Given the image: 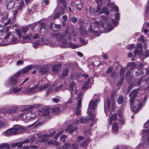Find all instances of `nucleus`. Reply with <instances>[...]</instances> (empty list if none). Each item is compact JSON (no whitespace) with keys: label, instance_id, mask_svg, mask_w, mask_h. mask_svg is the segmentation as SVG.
<instances>
[{"label":"nucleus","instance_id":"49","mask_svg":"<svg viewBox=\"0 0 149 149\" xmlns=\"http://www.w3.org/2000/svg\"><path fill=\"white\" fill-rule=\"evenodd\" d=\"M61 15V13L60 12L56 13L53 17V19H56L58 18Z\"/></svg>","mask_w":149,"mask_h":149},{"label":"nucleus","instance_id":"11","mask_svg":"<svg viewBox=\"0 0 149 149\" xmlns=\"http://www.w3.org/2000/svg\"><path fill=\"white\" fill-rule=\"evenodd\" d=\"M93 79L92 78H90L88 80L87 82H84V83L82 84L81 88L83 90H85L87 89L89 86V84L91 83V81H93Z\"/></svg>","mask_w":149,"mask_h":149},{"label":"nucleus","instance_id":"51","mask_svg":"<svg viewBox=\"0 0 149 149\" xmlns=\"http://www.w3.org/2000/svg\"><path fill=\"white\" fill-rule=\"evenodd\" d=\"M70 146V144L68 143H65L64 145L63 146V149H68Z\"/></svg>","mask_w":149,"mask_h":149},{"label":"nucleus","instance_id":"17","mask_svg":"<svg viewBox=\"0 0 149 149\" xmlns=\"http://www.w3.org/2000/svg\"><path fill=\"white\" fill-rule=\"evenodd\" d=\"M118 128L117 123H114L112 126V131L114 133H117L118 132Z\"/></svg>","mask_w":149,"mask_h":149},{"label":"nucleus","instance_id":"35","mask_svg":"<svg viewBox=\"0 0 149 149\" xmlns=\"http://www.w3.org/2000/svg\"><path fill=\"white\" fill-rule=\"evenodd\" d=\"M125 69L123 68H121L120 70L119 74H120V77H124V74L125 73Z\"/></svg>","mask_w":149,"mask_h":149},{"label":"nucleus","instance_id":"12","mask_svg":"<svg viewBox=\"0 0 149 149\" xmlns=\"http://www.w3.org/2000/svg\"><path fill=\"white\" fill-rule=\"evenodd\" d=\"M50 109L49 108H44L42 109L40 112L41 115L44 116H49L50 113Z\"/></svg>","mask_w":149,"mask_h":149},{"label":"nucleus","instance_id":"33","mask_svg":"<svg viewBox=\"0 0 149 149\" xmlns=\"http://www.w3.org/2000/svg\"><path fill=\"white\" fill-rule=\"evenodd\" d=\"M43 42L40 40H36L35 41L33 45L34 46L37 47L38 46H41L43 45Z\"/></svg>","mask_w":149,"mask_h":149},{"label":"nucleus","instance_id":"42","mask_svg":"<svg viewBox=\"0 0 149 149\" xmlns=\"http://www.w3.org/2000/svg\"><path fill=\"white\" fill-rule=\"evenodd\" d=\"M60 109L58 107H57L53 109L52 111L53 113L56 114L60 111Z\"/></svg>","mask_w":149,"mask_h":149},{"label":"nucleus","instance_id":"43","mask_svg":"<svg viewBox=\"0 0 149 149\" xmlns=\"http://www.w3.org/2000/svg\"><path fill=\"white\" fill-rule=\"evenodd\" d=\"M50 86V85L48 84H45L44 86H42L39 88V90L40 91H42L43 89H45L46 88L49 87Z\"/></svg>","mask_w":149,"mask_h":149},{"label":"nucleus","instance_id":"52","mask_svg":"<svg viewBox=\"0 0 149 149\" xmlns=\"http://www.w3.org/2000/svg\"><path fill=\"white\" fill-rule=\"evenodd\" d=\"M10 129H9L7 130L5 133V134L6 136H9L11 135Z\"/></svg>","mask_w":149,"mask_h":149},{"label":"nucleus","instance_id":"10","mask_svg":"<svg viewBox=\"0 0 149 149\" xmlns=\"http://www.w3.org/2000/svg\"><path fill=\"white\" fill-rule=\"evenodd\" d=\"M70 70V67H66L63 70L60 76L61 79H64L65 77L68 76Z\"/></svg>","mask_w":149,"mask_h":149},{"label":"nucleus","instance_id":"44","mask_svg":"<svg viewBox=\"0 0 149 149\" xmlns=\"http://www.w3.org/2000/svg\"><path fill=\"white\" fill-rule=\"evenodd\" d=\"M79 40L81 43L82 44V45L84 46L88 43L87 41L85 42L83 38H80Z\"/></svg>","mask_w":149,"mask_h":149},{"label":"nucleus","instance_id":"36","mask_svg":"<svg viewBox=\"0 0 149 149\" xmlns=\"http://www.w3.org/2000/svg\"><path fill=\"white\" fill-rule=\"evenodd\" d=\"M124 99V97L123 96H120L117 98V101L118 104H122L123 102Z\"/></svg>","mask_w":149,"mask_h":149},{"label":"nucleus","instance_id":"28","mask_svg":"<svg viewBox=\"0 0 149 149\" xmlns=\"http://www.w3.org/2000/svg\"><path fill=\"white\" fill-rule=\"evenodd\" d=\"M66 29L65 30V31L62 34H61V39L65 37L68 33V31L69 30V28L68 26H67Z\"/></svg>","mask_w":149,"mask_h":149},{"label":"nucleus","instance_id":"58","mask_svg":"<svg viewBox=\"0 0 149 149\" xmlns=\"http://www.w3.org/2000/svg\"><path fill=\"white\" fill-rule=\"evenodd\" d=\"M107 107L108 109H109L110 108L111 106V102L110 100L109 99H107Z\"/></svg>","mask_w":149,"mask_h":149},{"label":"nucleus","instance_id":"47","mask_svg":"<svg viewBox=\"0 0 149 149\" xmlns=\"http://www.w3.org/2000/svg\"><path fill=\"white\" fill-rule=\"evenodd\" d=\"M113 68L112 66L108 68V69L106 71V74H110L112 72L113 70Z\"/></svg>","mask_w":149,"mask_h":149},{"label":"nucleus","instance_id":"53","mask_svg":"<svg viewBox=\"0 0 149 149\" xmlns=\"http://www.w3.org/2000/svg\"><path fill=\"white\" fill-rule=\"evenodd\" d=\"M40 26V30H41L43 28L44 29H46L47 26L44 23H41Z\"/></svg>","mask_w":149,"mask_h":149},{"label":"nucleus","instance_id":"64","mask_svg":"<svg viewBox=\"0 0 149 149\" xmlns=\"http://www.w3.org/2000/svg\"><path fill=\"white\" fill-rule=\"evenodd\" d=\"M72 148L71 149H78V146L75 143H72L71 145Z\"/></svg>","mask_w":149,"mask_h":149},{"label":"nucleus","instance_id":"61","mask_svg":"<svg viewBox=\"0 0 149 149\" xmlns=\"http://www.w3.org/2000/svg\"><path fill=\"white\" fill-rule=\"evenodd\" d=\"M60 2L63 4V6L64 7V8H66V1L65 0H60Z\"/></svg>","mask_w":149,"mask_h":149},{"label":"nucleus","instance_id":"19","mask_svg":"<svg viewBox=\"0 0 149 149\" xmlns=\"http://www.w3.org/2000/svg\"><path fill=\"white\" fill-rule=\"evenodd\" d=\"M33 68V65H29L27 66L24 68L22 70V73H26L29 72L30 70Z\"/></svg>","mask_w":149,"mask_h":149},{"label":"nucleus","instance_id":"23","mask_svg":"<svg viewBox=\"0 0 149 149\" xmlns=\"http://www.w3.org/2000/svg\"><path fill=\"white\" fill-rule=\"evenodd\" d=\"M78 32V29L76 28L72 27L71 29V35L73 36H77Z\"/></svg>","mask_w":149,"mask_h":149},{"label":"nucleus","instance_id":"24","mask_svg":"<svg viewBox=\"0 0 149 149\" xmlns=\"http://www.w3.org/2000/svg\"><path fill=\"white\" fill-rule=\"evenodd\" d=\"M117 118V114L116 113L112 114L109 120V124L110 125H111L112 123L113 120L115 121Z\"/></svg>","mask_w":149,"mask_h":149},{"label":"nucleus","instance_id":"56","mask_svg":"<svg viewBox=\"0 0 149 149\" xmlns=\"http://www.w3.org/2000/svg\"><path fill=\"white\" fill-rule=\"evenodd\" d=\"M28 29V27H23L21 29V30L23 33H25L27 31Z\"/></svg>","mask_w":149,"mask_h":149},{"label":"nucleus","instance_id":"54","mask_svg":"<svg viewBox=\"0 0 149 149\" xmlns=\"http://www.w3.org/2000/svg\"><path fill=\"white\" fill-rule=\"evenodd\" d=\"M145 13L146 15L149 14V0L148 1V4L146 6V8L145 9Z\"/></svg>","mask_w":149,"mask_h":149},{"label":"nucleus","instance_id":"15","mask_svg":"<svg viewBox=\"0 0 149 149\" xmlns=\"http://www.w3.org/2000/svg\"><path fill=\"white\" fill-rule=\"evenodd\" d=\"M81 76V74L80 72L74 74H72L70 75V79L72 80H76L79 78Z\"/></svg>","mask_w":149,"mask_h":149},{"label":"nucleus","instance_id":"32","mask_svg":"<svg viewBox=\"0 0 149 149\" xmlns=\"http://www.w3.org/2000/svg\"><path fill=\"white\" fill-rule=\"evenodd\" d=\"M125 79L127 81L128 83H130L132 81L133 76L129 75L127 76V74H125Z\"/></svg>","mask_w":149,"mask_h":149},{"label":"nucleus","instance_id":"20","mask_svg":"<svg viewBox=\"0 0 149 149\" xmlns=\"http://www.w3.org/2000/svg\"><path fill=\"white\" fill-rule=\"evenodd\" d=\"M54 28L56 29H52V32L55 33L58 31L62 28V25L61 24H55L54 26Z\"/></svg>","mask_w":149,"mask_h":149},{"label":"nucleus","instance_id":"41","mask_svg":"<svg viewBox=\"0 0 149 149\" xmlns=\"http://www.w3.org/2000/svg\"><path fill=\"white\" fill-rule=\"evenodd\" d=\"M18 42V40L17 39L14 37H13V38L11 39V41H10V43L12 44H15Z\"/></svg>","mask_w":149,"mask_h":149},{"label":"nucleus","instance_id":"1","mask_svg":"<svg viewBox=\"0 0 149 149\" xmlns=\"http://www.w3.org/2000/svg\"><path fill=\"white\" fill-rule=\"evenodd\" d=\"M103 20L100 21V22H96L95 24L98 26L99 29L104 30L106 32H109L112 30L114 27L118 24V22L116 19H112L111 23H110V19L109 17H106L105 16H102Z\"/></svg>","mask_w":149,"mask_h":149},{"label":"nucleus","instance_id":"2","mask_svg":"<svg viewBox=\"0 0 149 149\" xmlns=\"http://www.w3.org/2000/svg\"><path fill=\"white\" fill-rule=\"evenodd\" d=\"M35 107L34 106H31L25 107L22 110L23 111H26L29 112L27 113L26 115V117H27V116H29V118H28L27 119H29V118L33 119L36 116V114L34 112L33 113L30 111H31L32 109H35Z\"/></svg>","mask_w":149,"mask_h":149},{"label":"nucleus","instance_id":"6","mask_svg":"<svg viewBox=\"0 0 149 149\" xmlns=\"http://www.w3.org/2000/svg\"><path fill=\"white\" fill-rule=\"evenodd\" d=\"M62 65L60 64H56L52 67V74L53 75L58 74L61 71Z\"/></svg>","mask_w":149,"mask_h":149},{"label":"nucleus","instance_id":"3","mask_svg":"<svg viewBox=\"0 0 149 149\" xmlns=\"http://www.w3.org/2000/svg\"><path fill=\"white\" fill-rule=\"evenodd\" d=\"M143 102H141L140 100H136L133 101L132 105L133 110L134 112H136L138 111L142 105Z\"/></svg>","mask_w":149,"mask_h":149},{"label":"nucleus","instance_id":"16","mask_svg":"<svg viewBox=\"0 0 149 149\" xmlns=\"http://www.w3.org/2000/svg\"><path fill=\"white\" fill-rule=\"evenodd\" d=\"M48 134H42L39 137V138L41 141L44 142L48 140Z\"/></svg>","mask_w":149,"mask_h":149},{"label":"nucleus","instance_id":"45","mask_svg":"<svg viewBox=\"0 0 149 149\" xmlns=\"http://www.w3.org/2000/svg\"><path fill=\"white\" fill-rule=\"evenodd\" d=\"M60 40V42L62 44V46H64L66 44H67L68 43V42L67 41V40L66 39H61Z\"/></svg>","mask_w":149,"mask_h":149},{"label":"nucleus","instance_id":"60","mask_svg":"<svg viewBox=\"0 0 149 149\" xmlns=\"http://www.w3.org/2000/svg\"><path fill=\"white\" fill-rule=\"evenodd\" d=\"M36 25V24H33L28 25V27L29 29H31L33 30L34 28V27Z\"/></svg>","mask_w":149,"mask_h":149},{"label":"nucleus","instance_id":"46","mask_svg":"<svg viewBox=\"0 0 149 149\" xmlns=\"http://www.w3.org/2000/svg\"><path fill=\"white\" fill-rule=\"evenodd\" d=\"M117 114L118 116L120 118H122L123 117L122 115V109H120L117 111Z\"/></svg>","mask_w":149,"mask_h":149},{"label":"nucleus","instance_id":"25","mask_svg":"<svg viewBox=\"0 0 149 149\" xmlns=\"http://www.w3.org/2000/svg\"><path fill=\"white\" fill-rule=\"evenodd\" d=\"M88 114L90 116L91 120L93 121H94L95 118V114L93 113L92 111L90 110L88 111Z\"/></svg>","mask_w":149,"mask_h":149},{"label":"nucleus","instance_id":"38","mask_svg":"<svg viewBox=\"0 0 149 149\" xmlns=\"http://www.w3.org/2000/svg\"><path fill=\"white\" fill-rule=\"evenodd\" d=\"M24 0H21L19 7L17 8V10H21L24 7Z\"/></svg>","mask_w":149,"mask_h":149},{"label":"nucleus","instance_id":"34","mask_svg":"<svg viewBox=\"0 0 149 149\" xmlns=\"http://www.w3.org/2000/svg\"><path fill=\"white\" fill-rule=\"evenodd\" d=\"M49 134H48L49 137H51L54 135L56 133L55 130L52 129L50 130L48 132Z\"/></svg>","mask_w":149,"mask_h":149},{"label":"nucleus","instance_id":"63","mask_svg":"<svg viewBox=\"0 0 149 149\" xmlns=\"http://www.w3.org/2000/svg\"><path fill=\"white\" fill-rule=\"evenodd\" d=\"M71 20L72 22L76 23L77 22V19L76 17L73 16L71 18Z\"/></svg>","mask_w":149,"mask_h":149},{"label":"nucleus","instance_id":"29","mask_svg":"<svg viewBox=\"0 0 149 149\" xmlns=\"http://www.w3.org/2000/svg\"><path fill=\"white\" fill-rule=\"evenodd\" d=\"M4 148H6V149L10 148L8 143H4L1 144L0 145V148L2 149Z\"/></svg>","mask_w":149,"mask_h":149},{"label":"nucleus","instance_id":"30","mask_svg":"<svg viewBox=\"0 0 149 149\" xmlns=\"http://www.w3.org/2000/svg\"><path fill=\"white\" fill-rule=\"evenodd\" d=\"M39 71L42 74H44L48 72V69L46 68L42 67L40 69Z\"/></svg>","mask_w":149,"mask_h":149},{"label":"nucleus","instance_id":"50","mask_svg":"<svg viewBox=\"0 0 149 149\" xmlns=\"http://www.w3.org/2000/svg\"><path fill=\"white\" fill-rule=\"evenodd\" d=\"M15 112V109H8L6 111L5 113L6 114H11L12 113Z\"/></svg>","mask_w":149,"mask_h":149},{"label":"nucleus","instance_id":"37","mask_svg":"<svg viewBox=\"0 0 149 149\" xmlns=\"http://www.w3.org/2000/svg\"><path fill=\"white\" fill-rule=\"evenodd\" d=\"M61 33L59 32L56 33H54L52 34V36L58 38L59 40L61 39Z\"/></svg>","mask_w":149,"mask_h":149},{"label":"nucleus","instance_id":"55","mask_svg":"<svg viewBox=\"0 0 149 149\" xmlns=\"http://www.w3.org/2000/svg\"><path fill=\"white\" fill-rule=\"evenodd\" d=\"M21 89H22V88H14L12 89V91L13 92L16 93L21 90Z\"/></svg>","mask_w":149,"mask_h":149},{"label":"nucleus","instance_id":"21","mask_svg":"<svg viewBox=\"0 0 149 149\" xmlns=\"http://www.w3.org/2000/svg\"><path fill=\"white\" fill-rule=\"evenodd\" d=\"M103 13H105L106 15H108L109 12L106 7H103L101 10L99 14H101Z\"/></svg>","mask_w":149,"mask_h":149},{"label":"nucleus","instance_id":"26","mask_svg":"<svg viewBox=\"0 0 149 149\" xmlns=\"http://www.w3.org/2000/svg\"><path fill=\"white\" fill-rule=\"evenodd\" d=\"M120 79L117 83V85L118 86H122L123 84L124 80V77H120Z\"/></svg>","mask_w":149,"mask_h":149},{"label":"nucleus","instance_id":"27","mask_svg":"<svg viewBox=\"0 0 149 149\" xmlns=\"http://www.w3.org/2000/svg\"><path fill=\"white\" fill-rule=\"evenodd\" d=\"M13 128L17 132V131H21V130H22L23 129L22 126L18 125H14Z\"/></svg>","mask_w":149,"mask_h":149},{"label":"nucleus","instance_id":"39","mask_svg":"<svg viewBox=\"0 0 149 149\" xmlns=\"http://www.w3.org/2000/svg\"><path fill=\"white\" fill-rule=\"evenodd\" d=\"M128 65L131 66L130 69L132 70H133L136 66L135 63L134 62H131L129 63Z\"/></svg>","mask_w":149,"mask_h":149},{"label":"nucleus","instance_id":"31","mask_svg":"<svg viewBox=\"0 0 149 149\" xmlns=\"http://www.w3.org/2000/svg\"><path fill=\"white\" fill-rule=\"evenodd\" d=\"M66 84L65 83L64 84H62L58 86L55 89V91L56 92H58L61 89H62L64 87L66 86Z\"/></svg>","mask_w":149,"mask_h":149},{"label":"nucleus","instance_id":"7","mask_svg":"<svg viewBox=\"0 0 149 149\" xmlns=\"http://www.w3.org/2000/svg\"><path fill=\"white\" fill-rule=\"evenodd\" d=\"M97 101V100L94 101L92 100L90 101L89 104L88 108V111H89L90 110L94 111L96 109Z\"/></svg>","mask_w":149,"mask_h":149},{"label":"nucleus","instance_id":"59","mask_svg":"<svg viewBox=\"0 0 149 149\" xmlns=\"http://www.w3.org/2000/svg\"><path fill=\"white\" fill-rule=\"evenodd\" d=\"M81 100H78L77 102V106L76 107L77 109H80L81 107Z\"/></svg>","mask_w":149,"mask_h":149},{"label":"nucleus","instance_id":"14","mask_svg":"<svg viewBox=\"0 0 149 149\" xmlns=\"http://www.w3.org/2000/svg\"><path fill=\"white\" fill-rule=\"evenodd\" d=\"M9 84L11 85H15L18 82L17 79L11 76L9 77Z\"/></svg>","mask_w":149,"mask_h":149},{"label":"nucleus","instance_id":"18","mask_svg":"<svg viewBox=\"0 0 149 149\" xmlns=\"http://www.w3.org/2000/svg\"><path fill=\"white\" fill-rule=\"evenodd\" d=\"M89 120V118L88 117L81 116L79 118V121L81 123H84L88 122Z\"/></svg>","mask_w":149,"mask_h":149},{"label":"nucleus","instance_id":"4","mask_svg":"<svg viewBox=\"0 0 149 149\" xmlns=\"http://www.w3.org/2000/svg\"><path fill=\"white\" fill-rule=\"evenodd\" d=\"M139 90V89H135L131 91L130 93L129 96L130 97L129 101L130 107L132 105L134 100L136 98Z\"/></svg>","mask_w":149,"mask_h":149},{"label":"nucleus","instance_id":"9","mask_svg":"<svg viewBox=\"0 0 149 149\" xmlns=\"http://www.w3.org/2000/svg\"><path fill=\"white\" fill-rule=\"evenodd\" d=\"M78 128L77 126H75L73 125H70L68 126L65 130L66 132L69 133H72L73 132L76 131Z\"/></svg>","mask_w":149,"mask_h":149},{"label":"nucleus","instance_id":"62","mask_svg":"<svg viewBox=\"0 0 149 149\" xmlns=\"http://www.w3.org/2000/svg\"><path fill=\"white\" fill-rule=\"evenodd\" d=\"M82 4L81 3L78 4L76 5L77 9L79 10H81L82 8Z\"/></svg>","mask_w":149,"mask_h":149},{"label":"nucleus","instance_id":"57","mask_svg":"<svg viewBox=\"0 0 149 149\" xmlns=\"http://www.w3.org/2000/svg\"><path fill=\"white\" fill-rule=\"evenodd\" d=\"M11 135H15L18 134L17 132L13 128H11Z\"/></svg>","mask_w":149,"mask_h":149},{"label":"nucleus","instance_id":"48","mask_svg":"<svg viewBox=\"0 0 149 149\" xmlns=\"http://www.w3.org/2000/svg\"><path fill=\"white\" fill-rule=\"evenodd\" d=\"M90 13L91 14L96 13L95 9V8H93L92 7L90 6L89 8Z\"/></svg>","mask_w":149,"mask_h":149},{"label":"nucleus","instance_id":"40","mask_svg":"<svg viewBox=\"0 0 149 149\" xmlns=\"http://www.w3.org/2000/svg\"><path fill=\"white\" fill-rule=\"evenodd\" d=\"M38 84H37L35 85L33 87L30 88H27V93H30L32 92L36 88Z\"/></svg>","mask_w":149,"mask_h":149},{"label":"nucleus","instance_id":"22","mask_svg":"<svg viewBox=\"0 0 149 149\" xmlns=\"http://www.w3.org/2000/svg\"><path fill=\"white\" fill-rule=\"evenodd\" d=\"M77 84L76 82H72L70 85L69 90L70 92L71 93L74 91V88H75Z\"/></svg>","mask_w":149,"mask_h":149},{"label":"nucleus","instance_id":"8","mask_svg":"<svg viewBox=\"0 0 149 149\" xmlns=\"http://www.w3.org/2000/svg\"><path fill=\"white\" fill-rule=\"evenodd\" d=\"M138 48L136 49L135 50L133 51L134 55L133 56L134 57H132L131 58V60L132 61H134V57H136L137 55H141L142 54V47H137Z\"/></svg>","mask_w":149,"mask_h":149},{"label":"nucleus","instance_id":"13","mask_svg":"<svg viewBox=\"0 0 149 149\" xmlns=\"http://www.w3.org/2000/svg\"><path fill=\"white\" fill-rule=\"evenodd\" d=\"M15 3V2L14 0H11L9 1L7 4L6 5L7 9L8 10H10L14 8Z\"/></svg>","mask_w":149,"mask_h":149},{"label":"nucleus","instance_id":"5","mask_svg":"<svg viewBox=\"0 0 149 149\" xmlns=\"http://www.w3.org/2000/svg\"><path fill=\"white\" fill-rule=\"evenodd\" d=\"M40 37V35L38 33H36L35 35L32 36L31 34L28 35L26 36H23L22 38L23 39V43H24L27 42L28 40H30L31 38L34 39H36Z\"/></svg>","mask_w":149,"mask_h":149}]
</instances>
